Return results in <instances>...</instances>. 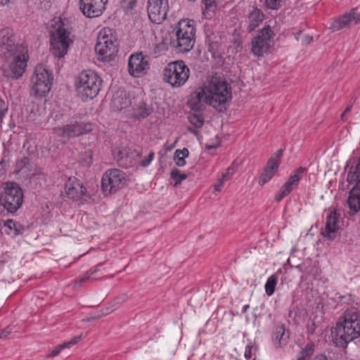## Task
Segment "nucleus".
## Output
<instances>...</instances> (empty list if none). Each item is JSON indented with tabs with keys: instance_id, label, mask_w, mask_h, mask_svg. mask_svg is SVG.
<instances>
[{
	"instance_id": "obj_1",
	"label": "nucleus",
	"mask_w": 360,
	"mask_h": 360,
	"mask_svg": "<svg viewBox=\"0 0 360 360\" xmlns=\"http://www.w3.org/2000/svg\"><path fill=\"white\" fill-rule=\"evenodd\" d=\"M231 96L229 84L223 79L214 77L191 94L188 103L194 110H201L203 103L221 110Z\"/></svg>"
},
{
	"instance_id": "obj_2",
	"label": "nucleus",
	"mask_w": 360,
	"mask_h": 360,
	"mask_svg": "<svg viewBox=\"0 0 360 360\" xmlns=\"http://www.w3.org/2000/svg\"><path fill=\"white\" fill-rule=\"evenodd\" d=\"M4 60L1 66L5 77L18 79L26 71L29 55L27 48L23 44H15L14 37L8 34L2 41Z\"/></svg>"
},
{
	"instance_id": "obj_3",
	"label": "nucleus",
	"mask_w": 360,
	"mask_h": 360,
	"mask_svg": "<svg viewBox=\"0 0 360 360\" xmlns=\"http://www.w3.org/2000/svg\"><path fill=\"white\" fill-rule=\"evenodd\" d=\"M336 346L345 348L349 342L360 337V314L355 309L347 310L332 330Z\"/></svg>"
},
{
	"instance_id": "obj_4",
	"label": "nucleus",
	"mask_w": 360,
	"mask_h": 360,
	"mask_svg": "<svg viewBox=\"0 0 360 360\" xmlns=\"http://www.w3.org/2000/svg\"><path fill=\"white\" fill-rule=\"evenodd\" d=\"M51 47L53 53L58 58L64 57L73 41L72 36L67 23L59 17L55 18L52 25Z\"/></svg>"
},
{
	"instance_id": "obj_5",
	"label": "nucleus",
	"mask_w": 360,
	"mask_h": 360,
	"mask_svg": "<svg viewBox=\"0 0 360 360\" xmlns=\"http://www.w3.org/2000/svg\"><path fill=\"white\" fill-rule=\"evenodd\" d=\"M175 39L171 41L172 46L179 53L190 51L195 44V27L194 21L182 19L173 30Z\"/></svg>"
},
{
	"instance_id": "obj_6",
	"label": "nucleus",
	"mask_w": 360,
	"mask_h": 360,
	"mask_svg": "<svg viewBox=\"0 0 360 360\" xmlns=\"http://www.w3.org/2000/svg\"><path fill=\"white\" fill-rule=\"evenodd\" d=\"M102 79L92 70H84L75 78V86L77 96L83 101L93 99L99 93Z\"/></svg>"
},
{
	"instance_id": "obj_7",
	"label": "nucleus",
	"mask_w": 360,
	"mask_h": 360,
	"mask_svg": "<svg viewBox=\"0 0 360 360\" xmlns=\"http://www.w3.org/2000/svg\"><path fill=\"white\" fill-rule=\"evenodd\" d=\"M95 51L100 61L110 62L115 60L118 52V42L110 30L104 28L98 32Z\"/></svg>"
},
{
	"instance_id": "obj_8",
	"label": "nucleus",
	"mask_w": 360,
	"mask_h": 360,
	"mask_svg": "<svg viewBox=\"0 0 360 360\" xmlns=\"http://www.w3.org/2000/svg\"><path fill=\"white\" fill-rule=\"evenodd\" d=\"M53 75L46 65H37L30 79V93L35 97H44L53 86Z\"/></svg>"
},
{
	"instance_id": "obj_9",
	"label": "nucleus",
	"mask_w": 360,
	"mask_h": 360,
	"mask_svg": "<svg viewBox=\"0 0 360 360\" xmlns=\"http://www.w3.org/2000/svg\"><path fill=\"white\" fill-rule=\"evenodd\" d=\"M190 77V69L183 60L167 64L162 70V79L172 88L183 86Z\"/></svg>"
},
{
	"instance_id": "obj_10",
	"label": "nucleus",
	"mask_w": 360,
	"mask_h": 360,
	"mask_svg": "<svg viewBox=\"0 0 360 360\" xmlns=\"http://www.w3.org/2000/svg\"><path fill=\"white\" fill-rule=\"evenodd\" d=\"M0 202L9 212H15L22 205L23 193L21 188L15 182L6 181L1 184Z\"/></svg>"
},
{
	"instance_id": "obj_11",
	"label": "nucleus",
	"mask_w": 360,
	"mask_h": 360,
	"mask_svg": "<svg viewBox=\"0 0 360 360\" xmlns=\"http://www.w3.org/2000/svg\"><path fill=\"white\" fill-rule=\"evenodd\" d=\"M273 35L270 26H264L252 39L251 53L257 57H262L270 53L274 46Z\"/></svg>"
},
{
	"instance_id": "obj_12",
	"label": "nucleus",
	"mask_w": 360,
	"mask_h": 360,
	"mask_svg": "<svg viewBox=\"0 0 360 360\" xmlns=\"http://www.w3.org/2000/svg\"><path fill=\"white\" fill-rule=\"evenodd\" d=\"M53 130L58 136L72 138L91 131L93 125L91 123L79 122L76 119H72L63 127H56Z\"/></svg>"
},
{
	"instance_id": "obj_13",
	"label": "nucleus",
	"mask_w": 360,
	"mask_h": 360,
	"mask_svg": "<svg viewBox=\"0 0 360 360\" xmlns=\"http://www.w3.org/2000/svg\"><path fill=\"white\" fill-rule=\"evenodd\" d=\"M125 174L117 169H108L102 178V188L105 194L115 192L126 183Z\"/></svg>"
},
{
	"instance_id": "obj_14",
	"label": "nucleus",
	"mask_w": 360,
	"mask_h": 360,
	"mask_svg": "<svg viewBox=\"0 0 360 360\" xmlns=\"http://www.w3.org/2000/svg\"><path fill=\"white\" fill-rule=\"evenodd\" d=\"M150 69L148 57L142 52L131 54L128 59V72L134 77L147 74Z\"/></svg>"
},
{
	"instance_id": "obj_15",
	"label": "nucleus",
	"mask_w": 360,
	"mask_h": 360,
	"mask_svg": "<svg viewBox=\"0 0 360 360\" xmlns=\"http://www.w3.org/2000/svg\"><path fill=\"white\" fill-rule=\"evenodd\" d=\"M168 10V0L148 1V15L151 22L154 23H162L166 19Z\"/></svg>"
},
{
	"instance_id": "obj_16",
	"label": "nucleus",
	"mask_w": 360,
	"mask_h": 360,
	"mask_svg": "<svg viewBox=\"0 0 360 360\" xmlns=\"http://www.w3.org/2000/svg\"><path fill=\"white\" fill-rule=\"evenodd\" d=\"M282 155V149L278 150L271 155L259 179V185H264L273 178L280 166Z\"/></svg>"
},
{
	"instance_id": "obj_17",
	"label": "nucleus",
	"mask_w": 360,
	"mask_h": 360,
	"mask_svg": "<svg viewBox=\"0 0 360 360\" xmlns=\"http://www.w3.org/2000/svg\"><path fill=\"white\" fill-rule=\"evenodd\" d=\"M108 0H79V8L88 18H96L102 15Z\"/></svg>"
},
{
	"instance_id": "obj_18",
	"label": "nucleus",
	"mask_w": 360,
	"mask_h": 360,
	"mask_svg": "<svg viewBox=\"0 0 360 360\" xmlns=\"http://www.w3.org/2000/svg\"><path fill=\"white\" fill-rule=\"evenodd\" d=\"M304 171V168L299 167L292 172L287 181L280 188L275 198L276 201H281L283 198L289 195L298 186V184L301 180Z\"/></svg>"
},
{
	"instance_id": "obj_19",
	"label": "nucleus",
	"mask_w": 360,
	"mask_h": 360,
	"mask_svg": "<svg viewBox=\"0 0 360 360\" xmlns=\"http://www.w3.org/2000/svg\"><path fill=\"white\" fill-rule=\"evenodd\" d=\"M64 193L66 196L73 200L84 199L89 196L86 190L75 177H70L65 184Z\"/></svg>"
},
{
	"instance_id": "obj_20",
	"label": "nucleus",
	"mask_w": 360,
	"mask_h": 360,
	"mask_svg": "<svg viewBox=\"0 0 360 360\" xmlns=\"http://www.w3.org/2000/svg\"><path fill=\"white\" fill-rule=\"evenodd\" d=\"M132 101L125 91H117L112 100V108L115 111L123 112L127 116L131 111Z\"/></svg>"
},
{
	"instance_id": "obj_21",
	"label": "nucleus",
	"mask_w": 360,
	"mask_h": 360,
	"mask_svg": "<svg viewBox=\"0 0 360 360\" xmlns=\"http://www.w3.org/2000/svg\"><path fill=\"white\" fill-rule=\"evenodd\" d=\"M357 8H352L349 13L344 14L339 18L333 20L330 27L333 30H339L345 27L350 25L352 22L359 23L360 21H357L359 18L358 13L356 12Z\"/></svg>"
},
{
	"instance_id": "obj_22",
	"label": "nucleus",
	"mask_w": 360,
	"mask_h": 360,
	"mask_svg": "<svg viewBox=\"0 0 360 360\" xmlns=\"http://www.w3.org/2000/svg\"><path fill=\"white\" fill-rule=\"evenodd\" d=\"M339 214L336 211H330L326 218V228L323 235L329 240H333L336 236L339 229Z\"/></svg>"
},
{
	"instance_id": "obj_23",
	"label": "nucleus",
	"mask_w": 360,
	"mask_h": 360,
	"mask_svg": "<svg viewBox=\"0 0 360 360\" xmlns=\"http://www.w3.org/2000/svg\"><path fill=\"white\" fill-rule=\"evenodd\" d=\"M151 108L146 105L142 100H134L128 117L136 119L145 118L151 113Z\"/></svg>"
},
{
	"instance_id": "obj_24",
	"label": "nucleus",
	"mask_w": 360,
	"mask_h": 360,
	"mask_svg": "<svg viewBox=\"0 0 360 360\" xmlns=\"http://www.w3.org/2000/svg\"><path fill=\"white\" fill-rule=\"evenodd\" d=\"M263 20L264 14L262 11L257 8H253L247 17L248 30L249 32L253 31L260 25Z\"/></svg>"
},
{
	"instance_id": "obj_25",
	"label": "nucleus",
	"mask_w": 360,
	"mask_h": 360,
	"mask_svg": "<svg viewBox=\"0 0 360 360\" xmlns=\"http://www.w3.org/2000/svg\"><path fill=\"white\" fill-rule=\"evenodd\" d=\"M17 173L24 177L31 178L34 176L37 171L35 165L30 163L27 158L18 161L16 164Z\"/></svg>"
},
{
	"instance_id": "obj_26",
	"label": "nucleus",
	"mask_w": 360,
	"mask_h": 360,
	"mask_svg": "<svg viewBox=\"0 0 360 360\" xmlns=\"http://www.w3.org/2000/svg\"><path fill=\"white\" fill-rule=\"evenodd\" d=\"M349 207L354 213L360 210V188L354 187L349 192L347 200Z\"/></svg>"
},
{
	"instance_id": "obj_27",
	"label": "nucleus",
	"mask_w": 360,
	"mask_h": 360,
	"mask_svg": "<svg viewBox=\"0 0 360 360\" xmlns=\"http://www.w3.org/2000/svg\"><path fill=\"white\" fill-rule=\"evenodd\" d=\"M289 338L288 333H286L283 326H278L276 327L273 340L276 345L278 347H283L288 342Z\"/></svg>"
},
{
	"instance_id": "obj_28",
	"label": "nucleus",
	"mask_w": 360,
	"mask_h": 360,
	"mask_svg": "<svg viewBox=\"0 0 360 360\" xmlns=\"http://www.w3.org/2000/svg\"><path fill=\"white\" fill-rule=\"evenodd\" d=\"M81 340V336H76L72 338L70 341L64 342L58 346H57L56 348H54L51 352L46 356L47 358H51L56 356L59 354L60 351L63 349L64 348H70L72 345L77 343Z\"/></svg>"
},
{
	"instance_id": "obj_29",
	"label": "nucleus",
	"mask_w": 360,
	"mask_h": 360,
	"mask_svg": "<svg viewBox=\"0 0 360 360\" xmlns=\"http://www.w3.org/2000/svg\"><path fill=\"white\" fill-rule=\"evenodd\" d=\"M189 152L187 148L176 150L174 153V160L178 167H184L186 162L185 158L188 156Z\"/></svg>"
},
{
	"instance_id": "obj_30",
	"label": "nucleus",
	"mask_w": 360,
	"mask_h": 360,
	"mask_svg": "<svg viewBox=\"0 0 360 360\" xmlns=\"http://www.w3.org/2000/svg\"><path fill=\"white\" fill-rule=\"evenodd\" d=\"M347 181L349 183L356 182V186L360 185V162L358 161L354 168H351L347 174Z\"/></svg>"
},
{
	"instance_id": "obj_31",
	"label": "nucleus",
	"mask_w": 360,
	"mask_h": 360,
	"mask_svg": "<svg viewBox=\"0 0 360 360\" xmlns=\"http://www.w3.org/2000/svg\"><path fill=\"white\" fill-rule=\"evenodd\" d=\"M314 351V345L308 343L298 354L296 360H309V357L313 354Z\"/></svg>"
},
{
	"instance_id": "obj_32",
	"label": "nucleus",
	"mask_w": 360,
	"mask_h": 360,
	"mask_svg": "<svg viewBox=\"0 0 360 360\" xmlns=\"http://www.w3.org/2000/svg\"><path fill=\"white\" fill-rule=\"evenodd\" d=\"M189 122L197 128L202 127L204 124V118L200 112H191L188 115Z\"/></svg>"
},
{
	"instance_id": "obj_33",
	"label": "nucleus",
	"mask_w": 360,
	"mask_h": 360,
	"mask_svg": "<svg viewBox=\"0 0 360 360\" xmlns=\"http://www.w3.org/2000/svg\"><path fill=\"white\" fill-rule=\"evenodd\" d=\"M277 284V278L275 276H271L265 283L266 293L271 296L275 291V288Z\"/></svg>"
},
{
	"instance_id": "obj_34",
	"label": "nucleus",
	"mask_w": 360,
	"mask_h": 360,
	"mask_svg": "<svg viewBox=\"0 0 360 360\" xmlns=\"http://www.w3.org/2000/svg\"><path fill=\"white\" fill-rule=\"evenodd\" d=\"M8 111V104L0 98V127L3 128L5 125L4 120Z\"/></svg>"
},
{
	"instance_id": "obj_35",
	"label": "nucleus",
	"mask_w": 360,
	"mask_h": 360,
	"mask_svg": "<svg viewBox=\"0 0 360 360\" xmlns=\"http://www.w3.org/2000/svg\"><path fill=\"white\" fill-rule=\"evenodd\" d=\"M171 178L174 181L175 184H181L184 180L186 179V175L181 173L177 169H173L170 173Z\"/></svg>"
},
{
	"instance_id": "obj_36",
	"label": "nucleus",
	"mask_w": 360,
	"mask_h": 360,
	"mask_svg": "<svg viewBox=\"0 0 360 360\" xmlns=\"http://www.w3.org/2000/svg\"><path fill=\"white\" fill-rule=\"evenodd\" d=\"M167 49L168 44L166 41H162V42L158 43L155 45L153 52L155 56H159L165 53Z\"/></svg>"
},
{
	"instance_id": "obj_37",
	"label": "nucleus",
	"mask_w": 360,
	"mask_h": 360,
	"mask_svg": "<svg viewBox=\"0 0 360 360\" xmlns=\"http://www.w3.org/2000/svg\"><path fill=\"white\" fill-rule=\"evenodd\" d=\"M236 168L233 164H232L231 166H229L226 172L222 174L221 179H223L224 181H227L229 180L231 176L233 175V174L236 172Z\"/></svg>"
},
{
	"instance_id": "obj_38",
	"label": "nucleus",
	"mask_w": 360,
	"mask_h": 360,
	"mask_svg": "<svg viewBox=\"0 0 360 360\" xmlns=\"http://www.w3.org/2000/svg\"><path fill=\"white\" fill-rule=\"evenodd\" d=\"M122 7L127 13H130L136 6V0H122Z\"/></svg>"
},
{
	"instance_id": "obj_39",
	"label": "nucleus",
	"mask_w": 360,
	"mask_h": 360,
	"mask_svg": "<svg viewBox=\"0 0 360 360\" xmlns=\"http://www.w3.org/2000/svg\"><path fill=\"white\" fill-rule=\"evenodd\" d=\"M283 0H265V5L271 9H278L281 6Z\"/></svg>"
},
{
	"instance_id": "obj_40",
	"label": "nucleus",
	"mask_w": 360,
	"mask_h": 360,
	"mask_svg": "<svg viewBox=\"0 0 360 360\" xmlns=\"http://www.w3.org/2000/svg\"><path fill=\"white\" fill-rule=\"evenodd\" d=\"M216 6V3L214 0H205V7L207 11H214Z\"/></svg>"
},
{
	"instance_id": "obj_41",
	"label": "nucleus",
	"mask_w": 360,
	"mask_h": 360,
	"mask_svg": "<svg viewBox=\"0 0 360 360\" xmlns=\"http://www.w3.org/2000/svg\"><path fill=\"white\" fill-rule=\"evenodd\" d=\"M154 156H155V154L153 152H150L148 157L145 158L144 160H143L141 162V165L143 166V167H147L148 166L151 162L153 161V160L154 159Z\"/></svg>"
},
{
	"instance_id": "obj_42",
	"label": "nucleus",
	"mask_w": 360,
	"mask_h": 360,
	"mask_svg": "<svg viewBox=\"0 0 360 360\" xmlns=\"http://www.w3.org/2000/svg\"><path fill=\"white\" fill-rule=\"evenodd\" d=\"M226 181H224L223 179L219 178L217 182L214 184V190L215 192H219L221 191L224 183Z\"/></svg>"
},
{
	"instance_id": "obj_43",
	"label": "nucleus",
	"mask_w": 360,
	"mask_h": 360,
	"mask_svg": "<svg viewBox=\"0 0 360 360\" xmlns=\"http://www.w3.org/2000/svg\"><path fill=\"white\" fill-rule=\"evenodd\" d=\"M253 349V345H248L245 347L244 356L247 360H250L252 357V350Z\"/></svg>"
},
{
	"instance_id": "obj_44",
	"label": "nucleus",
	"mask_w": 360,
	"mask_h": 360,
	"mask_svg": "<svg viewBox=\"0 0 360 360\" xmlns=\"http://www.w3.org/2000/svg\"><path fill=\"white\" fill-rule=\"evenodd\" d=\"M8 35V30H3L0 32V48L2 49V41H6V37Z\"/></svg>"
},
{
	"instance_id": "obj_45",
	"label": "nucleus",
	"mask_w": 360,
	"mask_h": 360,
	"mask_svg": "<svg viewBox=\"0 0 360 360\" xmlns=\"http://www.w3.org/2000/svg\"><path fill=\"white\" fill-rule=\"evenodd\" d=\"M351 109H352V105H348L346 109L342 112V113L341 114V120L343 121V122H345L347 120V114L351 111Z\"/></svg>"
},
{
	"instance_id": "obj_46",
	"label": "nucleus",
	"mask_w": 360,
	"mask_h": 360,
	"mask_svg": "<svg viewBox=\"0 0 360 360\" xmlns=\"http://www.w3.org/2000/svg\"><path fill=\"white\" fill-rule=\"evenodd\" d=\"M5 225L11 229L13 226H15V222L13 220L9 219L6 221Z\"/></svg>"
},
{
	"instance_id": "obj_47",
	"label": "nucleus",
	"mask_w": 360,
	"mask_h": 360,
	"mask_svg": "<svg viewBox=\"0 0 360 360\" xmlns=\"http://www.w3.org/2000/svg\"><path fill=\"white\" fill-rule=\"evenodd\" d=\"M314 360H328V359H327V357L325 355L320 354V355L316 356L314 359Z\"/></svg>"
},
{
	"instance_id": "obj_48",
	"label": "nucleus",
	"mask_w": 360,
	"mask_h": 360,
	"mask_svg": "<svg viewBox=\"0 0 360 360\" xmlns=\"http://www.w3.org/2000/svg\"><path fill=\"white\" fill-rule=\"evenodd\" d=\"M11 1V0H0V7L8 5Z\"/></svg>"
},
{
	"instance_id": "obj_49",
	"label": "nucleus",
	"mask_w": 360,
	"mask_h": 360,
	"mask_svg": "<svg viewBox=\"0 0 360 360\" xmlns=\"http://www.w3.org/2000/svg\"><path fill=\"white\" fill-rule=\"evenodd\" d=\"M4 263L3 262L0 261V269L3 267Z\"/></svg>"
},
{
	"instance_id": "obj_50",
	"label": "nucleus",
	"mask_w": 360,
	"mask_h": 360,
	"mask_svg": "<svg viewBox=\"0 0 360 360\" xmlns=\"http://www.w3.org/2000/svg\"><path fill=\"white\" fill-rule=\"evenodd\" d=\"M358 15H359V18H358V19H356V20H357V21H360V13H358Z\"/></svg>"
}]
</instances>
